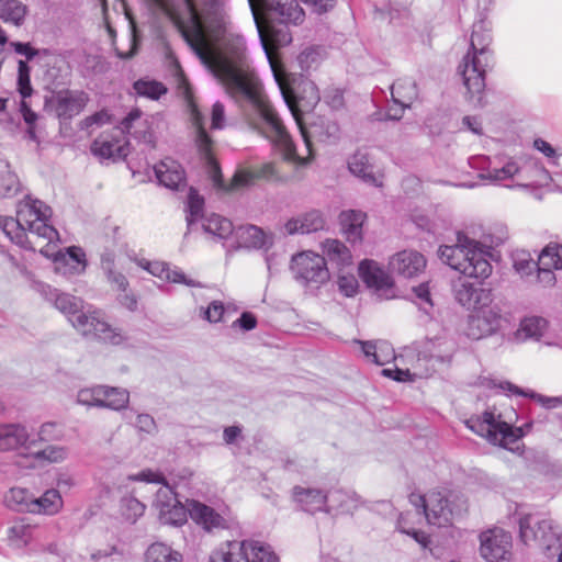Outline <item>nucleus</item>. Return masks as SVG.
<instances>
[{
	"label": "nucleus",
	"instance_id": "f257e3e1",
	"mask_svg": "<svg viewBox=\"0 0 562 562\" xmlns=\"http://www.w3.org/2000/svg\"><path fill=\"white\" fill-rule=\"evenodd\" d=\"M201 63L224 86L232 98L245 102L257 113L259 122L256 128L272 143L284 160L306 165L314 155V139L331 142L338 138L339 126L335 121L319 119L310 127L304 126L299 110L282 91L303 140V149L299 150L295 147L283 121L268 101L261 82L250 69L245 38L235 26L224 34V37Z\"/></svg>",
	"mask_w": 562,
	"mask_h": 562
},
{
	"label": "nucleus",
	"instance_id": "f03ea898",
	"mask_svg": "<svg viewBox=\"0 0 562 562\" xmlns=\"http://www.w3.org/2000/svg\"><path fill=\"white\" fill-rule=\"evenodd\" d=\"M178 27L186 43L202 61L234 26L224 0H147Z\"/></svg>",
	"mask_w": 562,
	"mask_h": 562
},
{
	"label": "nucleus",
	"instance_id": "7ed1b4c3",
	"mask_svg": "<svg viewBox=\"0 0 562 562\" xmlns=\"http://www.w3.org/2000/svg\"><path fill=\"white\" fill-rule=\"evenodd\" d=\"M179 89L182 91V94L187 101L191 114V120L195 127V144L198 150L204 160L206 172L215 188L229 192L248 187L252 184L256 179H268L274 176V167L271 164H266L256 171L246 169L237 170L233 176L231 183L226 184L223 180L220 165L213 156V140L204 127V116L200 112L198 104L193 99L191 88L184 77H181L180 79Z\"/></svg>",
	"mask_w": 562,
	"mask_h": 562
},
{
	"label": "nucleus",
	"instance_id": "20e7f679",
	"mask_svg": "<svg viewBox=\"0 0 562 562\" xmlns=\"http://www.w3.org/2000/svg\"><path fill=\"white\" fill-rule=\"evenodd\" d=\"M492 33L487 21L481 19L473 24L470 48L458 66L469 98L474 105H482L485 75L494 65L491 48Z\"/></svg>",
	"mask_w": 562,
	"mask_h": 562
},
{
	"label": "nucleus",
	"instance_id": "39448f33",
	"mask_svg": "<svg viewBox=\"0 0 562 562\" xmlns=\"http://www.w3.org/2000/svg\"><path fill=\"white\" fill-rule=\"evenodd\" d=\"M258 36L266 55L269 57L270 47L283 46L291 42L285 27L279 24H299L303 21L304 12L295 0H248Z\"/></svg>",
	"mask_w": 562,
	"mask_h": 562
},
{
	"label": "nucleus",
	"instance_id": "423d86ee",
	"mask_svg": "<svg viewBox=\"0 0 562 562\" xmlns=\"http://www.w3.org/2000/svg\"><path fill=\"white\" fill-rule=\"evenodd\" d=\"M54 305L82 335L93 336L112 345H120L123 341L121 331L110 326L100 311L90 307L85 310L81 299L68 293H56Z\"/></svg>",
	"mask_w": 562,
	"mask_h": 562
},
{
	"label": "nucleus",
	"instance_id": "0eeeda50",
	"mask_svg": "<svg viewBox=\"0 0 562 562\" xmlns=\"http://www.w3.org/2000/svg\"><path fill=\"white\" fill-rule=\"evenodd\" d=\"M438 255L443 263L467 277L485 279L492 273L488 251L464 233L457 234L454 245L440 246Z\"/></svg>",
	"mask_w": 562,
	"mask_h": 562
},
{
	"label": "nucleus",
	"instance_id": "6e6552de",
	"mask_svg": "<svg viewBox=\"0 0 562 562\" xmlns=\"http://www.w3.org/2000/svg\"><path fill=\"white\" fill-rule=\"evenodd\" d=\"M518 524L519 537L526 546L539 549L547 558L558 554V562H562V529L554 520L525 515Z\"/></svg>",
	"mask_w": 562,
	"mask_h": 562
},
{
	"label": "nucleus",
	"instance_id": "1a4fd4ad",
	"mask_svg": "<svg viewBox=\"0 0 562 562\" xmlns=\"http://www.w3.org/2000/svg\"><path fill=\"white\" fill-rule=\"evenodd\" d=\"M465 425L476 435L485 438L490 443L514 451L512 445L522 438L531 428V424L513 427L503 419V415L493 409L485 411L481 416H472Z\"/></svg>",
	"mask_w": 562,
	"mask_h": 562
},
{
	"label": "nucleus",
	"instance_id": "9d476101",
	"mask_svg": "<svg viewBox=\"0 0 562 562\" xmlns=\"http://www.w3.org/2000/svg\"><path fill=\"white\" fill-rule=\"evenodd\" d=\"M16 215L24 227L37 237L53 243L59 239L58 232L50 225L52 209L43 201L26 194L16 204Z\"/></svg>",
	"mask_w": 562,
	"mask_h": 562
},
{
	"label": "nucleus",
	"instance_id": "9b49d317",
	"mask_svg": "<svg viewBox=\"0 0 562 562\" xmlns=\"http://www.w3.org/2000/svg\"><path fill=\"white\" fill-rule=\"evenodd\" d=\"M142 111L133 109L121 122L120 126L103 132L91 145L93 155L104 159L124 158L127 156L125 134H132L133 125L140 120Z\"/></svg>",
	"mask_w": 562,
	"mask_h": 562
},
{
	"label": "nucleus",
	"instance_id": "f8f14e48",
	"mask_svg": "<svg viewBox=\"0 0 562 562\" xmlns=\"http://www.w3.org/2000/svg\"><path fill=\"white\" fill-rule=\"evenodd\" d=\"M291 271L303 285L318 288L329 279L326 259L313 251H303L292 257Z\"/></svg>",
	"mask_w": 562,
	"mask_h": 562
},
{
	"label": "nucleus",
	"instance_id": "ddd939ff",
	"mask_svg": "<svg viewBox=\"0 0 562 562\" xmlns=\"http://www.w3.org/2000/svg\"><path fill=\"white\" fill-rule=\"evenodd\" d=\"M512 536L502 528H492L480 535V553L487 562H507L512 553Z\"/></svg>",
	"mask_w": 562,
	"mask_h": 562
},
{
	"label": "nucleus",
	"instance_id": "4468645a",
	"mask_svg": "<svg viewBox=\"0 0 562 562\" xmlns=\"http://www.w3.org/2000/svg\"><path fill=\"white\" fill-rule=\"evenodd\" d=\"M358 270L361 280L379 297L390 300L396 296L393 278L376 261L364 259Z\"/></svg>",
	"mask_w": 562,
	"mask_h": 562
},
{
	"label": "nucleus",
	"instance_id": "2eb2a0df",
	"mask_svg": "<svg viewBox=\"0 0 562 562\" xmlns=\"http://www.w3.org/2000/svg\"><path fill=\"white\" fill-rule=\"evenodd\" d=\"M189 515L206 531L228 529L235 522L234 517L227 508H224L222 512H216L214 508L198 501L189 503Z\"/></svg>",
	"mask_w": 562,
	"mask_h": 562
},
{
	"label": "nucleus",
	"instance_id": "dca6fc26",
	"mask_svg": "<svg viewBox=\"0 0 562 562\" xmlns=\"http://www.w3.org/2000/svg\"><path fill=\"white\" fill-rule=\"evenodd\" d=\"M427 261L423 254L413 249H405L393 255L389 261L392 272L411 279L419 276L426 268Z\"/></svg>",
	"mask_w": 562,
	"mask_h": 562
},
{
	"label": "nucleus",
	"instance_id": "f3484780",
	"mask_svg": "<svg viewBox=\"0 0 562 562\" xmlns=\"http://www.w3.org/2000/svg\"><path fill=\"white\" fill-rule=\"evenodd\" d=\"M501 325V315L492 307H477V312L468 321L467 335L471 339H481L493 334Z\"/></svg>",
	"mask_w": 562,
	"mask_h": 562
},
{
	"label": "nucleus",
	"instance_id": "a211bd4d",
	"mask_svg": "<svg viewBox=\"0 0 562 562\" xmlns=\"http://www.w3.org/2000/svg\"><path fill=\"white\" fill-rule=\"evenodd\" d=\"M458 515L449 504V501L440 492L428 493V505L424 516L428 524L437 527H448Z\"/></svg>",
	"mask_w": 562,
	"mask_h": 562
},
{
	"label": "nucleus",
	"instance_id": "6ab92c4d",
	"mask_svg": "<svg viewBox=\"0 0 562 562\" xmlns=\"http://www.w3.org/2000/svg\"><path fill=\"white\" fill-rule=\"evenodd\" d=\"M155 176L159 184L170 189L179 190L186 184V171L175 159L166 157L154 166Z\"/></svg>",
	"mask_w": 562,
	"mask_h": 562
},
{
	"label": "nucleus",
	"instance_id": "aec40b11",
	"mask_svg": "<svg viewBox=\"0 0 562 562\" xmlns=\"http://www.w3.org/2000/svg\"><path fill=\"white\" fill-rule=\"evenodd\" d=\"M454 297L462 306L484 307L492 302V291L475 286L473 283L460 282L454 285Z\"/></svg>",
	"mask_w": 562,
	"mask_h": 562
},
{
	"label": "nucleus",
	"instance_id": "412c9836",
	"mask_svg": "<svg viewBox=\"0 0 562 562\" xmlns=\"http://www.w3.org/2000/svg\"><path fill=\"white\" fill-rule=\"evenodd\" d=\"M325 223L322 212L311 210L288 220L283 225V229L286 235L311 234L323 229L325 227Z\"/></svg>",
	"mask_w": 562,
	"mask_h": 562
},
{
	"label": "nucleus",
	"instance_id": "4be33fe9",
	"mask_svg": "<svg viewBox=\"0 0 562 562\" xmlns=\"http://www.w3.org/2000/svg\"><path fill=\"white\" fill-rule=\"evenodd\" d=\"M293 498L304 512L311 514L327 513L328 492L321 488L295 486Z\"/></svg>",
	"mask_w": 562,
	"mask_h": 562
},
{
	"label": "nucleus",
	"instance_id": "5701e85b",
	"mask_svg": "<svg viewBox=\"0 0 562 562\" xmlns=\"http://www.w3.org/2000/svg\"><path fill=\"white\" fill-rule=\"evenodd\" d=\"M88 100L83 91H61L56 95V113L63 120L72 119L85 109Z\"/></svg>",
	"mask_w": 562,
	"mask_h": 562
},
{
	"label": "nucleus",
	"instance_id": "b1692460",
	"mask_svg": "<svg viewBox=\"0 0 562 562\" xmlns=\"http://www.w3.org/2000/svg\"><path fill=\"white\" fill-rule=\"evenodd\" d=\"M130 480L161 484V486L156 492V498L154 502V505L157 508V510H159L162 507V505H169L170 503H173L175 501L178 499L172 487L169 486L164 475L159 472L153 470H143L142 472L135 475H131Z\"/></svg>",
	"mask_w": 562,
	"mask_h": 562
},
{
	"label": "nucleus",
	"instance_id": "393cba45",
	"mask_svg": "<svg viewBox=\"0 0 562 562\" xmlns=\"http://www.w3.org/2000/svg\"><path fill=\"white\" fill-rule=\"evenodd\" d=\"M527 168L518 165L516 160L507 161L502 168H494L488 170L486 173H481V179L490 180L493 183H501L504 180L513 179L517 177L519 180H526L528 183L522 184L518 183L520 187H527L528 184H533L539 181V179H535L532 177L526 176Z\"/></svg>",
	"mask_w": 562,
	"mask_h": 562
},
{
	"label": "nucleus",
	"instance_id": "a878e982",
	"mask_svg": "<svg viewBox=\"0 0 562 562\" xmlns=\"http://www.w3.org/2000/svg\"><path fill=\"white\" fill-rule=\"evenodd\" d=\"M36 440H29V432L24 426L16 424L0 425V450H11L19 447L30 449Z\"/></svg>",
	"mask_w": 562,
	"mask_h": 562
},
{
	"label": "nucleus",
	"instance_id": "bb28decb",
	"mask_svg": "<svg viewBox=\"0 0 562 562\" xmlns=\"http://www.w3.org/2000/svg\"><path fill=\"white\" fill-rule=\"evenodd\" d=\"M237 240L241 247L248 249H261L271 246L273 237L255 225L239 226L236 229Z\"/></svg>",
	"mask_w": 562,
	"mask_h": 562
},
{
	"label": "nucleus",
	"instance_id": "cd10ccee",
	"mask_svg": "<svg viewBox=\"0 0 562 562\" xmlns=\"http://www.w3.org/2000/svg\"><path fill=\"white\" fill-rule=\"evenodd\" d=\"M356 344L361 346V349L366 358L378 366H384L386 363H390L396 358L393 346L386 340H356Z\"/></svg>",
	"mask_w": 562,
	"mask_h": 562
},
{
	"label": "nucleus",
	"instance_id": "c85d7f7f",
	"mask_svg": "<svg viewBox=\"0 0 562 562\" xmlns=\"http://www.w3.org/2000/svg\"><path fill=\"white\" fill-rule=\"evenodd\" d=\"M391 94L393 104L401 105V110H405L418 97L417 83L411 77L400 78L391 86Z\"/></svg>",
	"mask_w": 562,
	"mask_h": 562
},
{
	"label": "nucleus",
	"instance_id": "c756f323",
	"mask_svg": "<svg viewBox=\"0 0 562 562\" xmlns=\"http://www.w3.org/2000/svg\"><path fill=\"white\" fill-rule=\"evenodd\" d=\"M348 168L352 175L373 186H381L375 176L374 167L369 155L364 151L355 153L348 160Z\"/></svg>",
	"mask_w": 562,
	"mask_h": 562
},
{
	"label": "nucleus",
	"instance_id": "7c9ffc66",
	"mask_svg": "<svg viewBox=\"0 0 562 562\" xmlns=\"http://www.w3.org/2000/svg\"><path fill=\"white\" fill-rule=\"evenodd\" d=\"M327 499V514H351L360 503L355 493L342 490L328 491Z\"/></svg>",
	"mask_w": 562,
	"mask_h": 562
},
{
	"label": "nucleus",
	"instance_id": "2f4dec72",
	"mask_svg": "<svg viewBox=\"0 0 562 562\" xmlns=\"http://www.w3.org/2000/svg\"><path fill=\"white\" fill-rule=\"evenodd\" d=\"M64 501L57 488L46 490L40 497H34L32 514L54 516L61 512Z\"/></svg>",
	"mask_w": 562,
	"mask_h": 562
},
{
	"label": "nucleus",
	"instance_id": "473e14b6",
	"mask_svg": "<svg viewBox=\"0 0 562 562\" xmlns=\"http://www.w3.org/2000/svg\"><path fill=\"white\" fill-rule=\"evenodd\" d=\"M366 217V213L355 210L342 211L339 214L342 232L349 241L357 243L362 239V225Z\"/></svg>",
	"mask_w": 562,
	"mask_h": 562
},
{
	"label": "nucleus",
	"instance_id": "72a5a7b5",
	"mask_svg": "<svg viewBox=\"0 0 562 562\" xmlns=\"http://www.w3.org/2000/svg\"><path fill=\"white\" fill-rule=\"evenodd\" d=\"M0 229L4 235L18 246L24 249H33L26 232L27 228L23 226L22 221H19V216H0Z\"/></svg>",
	"mask_w": 562,
	"mask_h": 562
},
{
	"label": "nucleus",
	"instance_id": "f704fd0d",
	"mask_svg": "<svg viewBox=\"0 0 562 562\" xmlns=\"http://www.w3.org/2000/svg\"><path fill=\"white\" fill-rule=\"evenodd\" d=\"M35 531V526L16 520L7 530L8 544L13 549H24L34 538Z\"/></svg>",
	"mask_w": 562,
	"mask_h": 562
},
{
	"label": "nucleus",
	"instance_id": "c9c22d12",
	"mask_svg": "<svg viewBox=\"0 0 562 562\" xmlns=\"http://www.w3.org/2000/svg\"><path fill=\"white\" fill-rule=\"evenodd\" d=\"M22 191L18 175L8 160L0 158V199H10Z\"/></svg>",
	"mask_w": 562,
	"mask_h": 562
},
{
	"label": "nucleus",
	"instance_id": "e433bc0d",
	"mask_svg": "<svg viewBox=\"0 0 562 562\" xmlns=\"http://www.w3.org/2000/svg\"><path fill=\"white\" fill-rule=\"evenodd\" d=\"M244 546L241 541H226L212 552L210 562H248Z\"/></svg>",
	"mask_w": 562,
	"mask_h": 562
},
{
	"label": "nucleus",
	"instance_id": "4c0bfd02",
	"mask_svg": "<svg viewBox=\"0 0 562 562\" xmlns=\"http://www.w3.org/2000/svg\"><path fill=\"white\" fill-rule=\"evenodd\" d=\"M201 228L204 233L218 240L226 239L234 232L233 223L228 218L214 213L203 220Z\"/></svg>",
	"mask_w": 562,
	"mask_h": 562
},
{
	"label": "nucleus",
	"instance_id": "58836bf2",
	"mask_svg": "<svg viewBox=\"0 0 562 562\" xmlns=\"http://www.w3.org/2000/svg\"><path fill=\"white\" fill-rule=\"evenodd\" d=\"M33 501V494L23 487H12L4 495L7 507L19 513L32 514Z\"/></svg>",
	"mask_w": 562,
	"mask_h": 562
},
{
	"label": "nucleus",
	"instance_id": "ea45409f",
	"mask_svg": "<svg viewBox=\"0 0 562 562\" xmlns=\"http://www.w3.org/2000/svg\"><path fill=\"white\" fill-rule=\"evenodd\" d=\"M27 14V7L19 0H0V20L21 26Z\"/></svg>",
	"mask_w": 562,
	"mask_h": 562
},
{
	"label": "nucleus",
	"instance_id": "a19ab883",
	"mask_svg": "<svg viewBox=\"0 0 562 562\" xmlns=\"http://www.w3.org/2000/svg\"><path fill=\"white\" fill-rule=\"evenodd\" d=\"M248 562H277V555L271 547L258 540H243Z\"/></svg>",
	"mask_w": 562,
	"mask_h": 562
},
{
	"label": "nucleus",
	"instance_id": "79ce46f5",
	"mask_svg": "<svg viewBox=\"0 0 562 562\" xmlns=\"http://www.w3.org/2000/svg\"><path fill=\"white\" fill-rule=\"evenodd\" d=\"M204 199L194 188H190L187 202V224L189 231H193L195 226L203 222L206 217L203 214Z\"/></svg>",
	"mask_w": 562,
	"mask_h": 562
},
{
	"label": "nucleus",
	"instance_id": "37998d69",
	"mask_svg": "<svg viewBox=\"0 0 562 562\" xmlns=\"http://www.w3.org/2000/svg\"><path fill=\"white\" fill-rule=\"evenodd\" d=\"M189 508L187 509L180 501H175L169 505H162L158 510V517L161 524L170 526H182L187 522Z\"/></svg>",
	"mask_w": 562,
	"mask_h": 562
},
{
	"label": "nucleus",
	"instance_id": "c03bdc74",
	"mask_svg": "<svg viewBox=\"0 0 562 562\" xmlns=\"http://www.w3.org/2000/svg\"><path fill=\"white\" fill-rule=\"evenodd\" d=\"M133 90L137 97L153 101L159 100L168 92L167 87L155 79L140 78L133 83Z\"/></svg>",
	"mask_w": 562,
	"mask_h": 562
},
{
	"label": "nucleus",
	"instance_id": "a18cd8bd",
	"mask_svg": "<svg viewBox=\"0 0 562 562\" xmlns=\"http://www.w3.org/2000/svg\"><path fill=\"white\" fill-rule=\"evenodd\" d=\"M145 562H182V555L164 542H155L147 548Z\"/></svg>",
	"mask_w": 562,
	"mask_h": 562
},
{
	"label": "nucleus",
	"instance_id": "49530a36",
	"mask_svg": "<svg viewBox=\"0 0 562 562\" xmlns=\"http://www.w3.org/2000/svg\"><path fill=\"white\" fill-rule=\"evenodd\" d=\"M420 516V512L416 513H402L398 516L396 528L400 532L411 536L422 548H427L429 544V537L426 532L413 527V518Z\"/></svg>",
	"mask_w": 562,
	"mask_h": 562
},
{
	"label": "nucleus",
	"instance_id": "de8ad7c7",
	"mask_svg": "<svg viewBox=\"0 0 562 562\" xmlns=\"http://www.w3.org/2000/svg\"><path fill=\"white\" fill-rule=\"evenodd\" d=\"M101 408L121 411L130 402V393L125 389L103 385Z\"/></svg>",
	"mask_w": 562,
	"mask_h": 562
},
{
	"label": "nucleus",
	"instance_id": "09e8293b",
	"mask_svg": "<svg viewBox=\"0 0 562 562\" xmlns=\"http://www.w3.org/2000/svg\"><path fill=\"white\" fill-rule=\"evenodd\" d=\"M323 251L329 261L337 266H347L351 263V254L347 246L337 239H326L323 243Z\"/></svg>",
	"mask_w": 562,
	"mask_h": 562
},
{
	"label": "nucleus",
	"instance_id": "8fccbe9b",
	"mask_svg": "<svg viewBox=\"0 0 562 562\" xmlns=\"http://www.w3.org/2000/svg\"><path fill=\"white\" fill-rule=\"evenodd\" d=\"M540 265L562 270V245L549 243L538 256Z\"/></svg>",
	"mask_w": 562,
	"mask_h": 562
},
{
	"label": "nucleus",
	"instance_id": "3c124183",
	"mask_svg": "<svg viewBox=\"0 0 562 562\" xmlns=\"http://www.w3.org/2000/svg\"><path fill=\"white\" fill-rule=\"evenodd\" d=\"M146 506L134 496H125L121 499L120 510L122 516L131 521L135 522L145 513Z\"/></svg>",
	"mask_w": 562,
	"mask_h": 562
},
{
	"label": "nucleus",
	"instance_id": "603ef678",
	"mask_svg": "<svg viewBox=\"0 0 562 562\" xmlns=\"http://www.w3.org/2000/svg\"><path fill=\"white\" fill-rule=\"evenodd\" d=\"M103 385L83 387L77 393V403L87 407H100L102 404Z\"/></svg>",
	"mask_w": 562,
	"mask_h": 562
},
{
	"label": "nucleus",
	"instance_id": "864d4df0",
	"mask_svg": "<svg viewBox=\"0 0 562 562\" xmlns=\"http://www.w3.org/2000/svg\"><path fill=\"white\" fill-rule=\"evenodd\" d=\"M60 261L69 266L70 270L76 273L85 271L87 266L86 254L80 247L67 248V251L61 256Z\"/></svg>",
	"mask_w": 562,
	"mask_h": 562
},
{
	"label": "nucleus",
	"instance_id": "5fc2aeb1",
	"mask_svg": "<svg viewBox=\"0 0 562 562\" xmlns=\"http://www.w3.org/2000/svg\"><path fill=\"white\" fill-rule=\"evenodd\" d=\"M451 342L443 339L442 337H436L429 339L425 346V357L428 356L430 359L443 361L447 352L451 350Z\"/></svg>",
	"mask_w": 562,
	"mask_h": 562
},
{
	"label": "nucleus",
	"instance_id": "6e6d98bb",
	"mask_svg": "<svg viewBox=\"0 0 562 562\" xmlns=\"http://www.w3.org/2000/svg\"><path fill=\"white\" fill-rule=\"evenodd\" d=\"M37 460H44L49 463H59L67 459L68 449L64 446L49 445L42 450L33 452Z\"/></svg>",
	"mask_w": 562,
	"mask_h": 562
},
{
	"label": "nucleus",
	"instance_id": "4d7b16f0",
	"mask_svg": "<svg viewBox=\"0 0 562 562\" xmlns=\"http://www.w3.org/2000/svg\"><path fill=\"white\" fill-rule=\"evenodd\" d=\"M514 268L521 277L532 276L537 269L538 261H535L527 251H517L514 257Z\"/></svg>",
	"mask_w": 562,
	"mask_h": 562
},
{
	"label": "nucleus",
	"instance_id": "13d9d810",
	"mask_svg": "<svg viewBox=\"0 0 562 562\" xmlns=\"http://www.w3.org/2000/svg\"><path fill=\"white\" fill-rule=\"evenodd\" d=\"M229 310V305L225 306L223 302L214 300L207 307L200 308V315L210 323H218L223 319L225 313Z\"/></svg>",
	"mask_w": 562,
	"mask_h": 562
},
{
	"label": "nucleus",
	"instance_id": "bf43d9fd",
	"mask_svg": "<svg viewBox=\"0 0 562 562\" xmlns=\"http://www.w3.org/2000/svg\"><path fill=\"white\" fill-rule=\"evenodd\" d=\"M413 293L416 297V304L426 315H430L434 307L430 289L428 282L420 283L413 288Z\"/></svg>",
	"mask_w": 562,
	"mask_h": 562
},
{
	"label": "nucleus",
	"instance_id": "052dcab7",
	"mask_svg": "<svg viewBox=\"0 0 562 562\" xmlns=\"http://www.w3.org/2000/svg\"><path fill=\"white\" fill-rule=\"evenodd\" d=\"M547 322L542 317H526L520 324V330L528 338L539 337L544 329Z\"/></svg>",
	"mask_w": 562,
	"mask_h": 562
},
{
	"label": "nucleus",
	"instance_id": "680f3d73",
	"mask_svg": "<svg viewBox=\"0 0 562 562\" xmlns=\"http://www.w3.org/2000/svg\"><path fill=\"white\" fill-rule=\"evenodd\" d=\"M37 436L41 441H57L64 438V429L57 423L47 422L40 427Z\"/></svg>",
	"mask_w": 562,
	"mask_h": 562
},
{
	"label": "nucleus",
	"instance_id": "e2e57ef3",
	"mask_svg": "<svg viewBox=\"0 0 562 562\" xmlns=\"http://www.w3.org/2000/svg\"><path fill=\"white\" fill-rule=\"evenodd\" d=\"M383 376L390 378L397 382H405V381H413L414 378L419 376L422 378L424 374L418 372H411L408 369H383L381 371Z\"/></svg>",
	"mask_w": 562,
	"mask_h": 562
},
{
	"label": "nucleus",
	"instance_id": "0e129e2a",
	"mask_svg": "<svg viewBox=\"0 0 562 562\" xmlns=\"http://www.w3.org/2000/svg\"><path fill=\"white\" fill-rule=\"evenodd\" d=\"M137 265L148 271L150 274L165 279L166 273L168 271V263L164 261H148L146 259H139L137 261Z\"/></svg>",
	"mask_w": 562,
	"mask_h": 562
},
{
	"label": "nucleus",
	"instance_id": "69168bd1",
	"mask_svg": "<svg viewBox=\"0 0 562 562\" xmlns=\"http://www.w3.org/2000/svg\"><path fill=\"white\" fill-rule=\"evenodd\" d=\"M108 282L111 286L120 292H126L128 289V281L126 277L117 270V268L111 269L110 271H105Z\"/></svg>",
	"mask_w": 562,
	"mask_h": 562
},
{
	"label": "nucleus",
	"instance_id": "338daca9",
	"mask_svg": "<svg viewBox=\"0 0 562 562\" xmlns=\"http://www.w3.org/2000/svg\"><path fill=\"white\" fill-rule=\"evenodd\" d=\"M338 286L346 296H353L358 291V281L353 274H341L338 278Z\"/></svg>",
	"mask_w": 562,
	"mask_h": 562
},
{
	"label": "nucleus",
	"instance_id": "774afa93",
	"mask_svg": "<svg viewBox=\"0 0 562 562\" xmlns=\"http://www.w3.org/2000/svg\"><path fill=\"white\" fill-rule=\"evenodd\" d=\"M133 425L143 432L154 434L157 430V425L154 417L149 414H137Z\"/></svg>",
	"mask_w": 562,
	"mask_h": 562
}]
</instances>
